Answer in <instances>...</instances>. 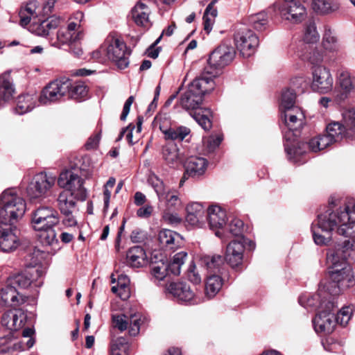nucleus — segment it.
I'll use <instances>...</instances> for the list:
<instances>
[{
    "label": "nucleus",
    "mask_w": 355,
    "mask_h": 355,
    "mask_svg": "<svg viewBox=\"0 0 355 355\" xmlns=\"http://www.w3.org/2000/svg\"><path fill=\"white\" fill-rule=\"evenodd\" d=\"M336 229L338 234L349 237L355 243V205L338 206L329 203L327 210L318 214L316 223H313L311 232L316 245H327L331 239V232Z\"/></svg>",
    "instance_id": "f257e3e1"
},
{
    "label": "nucleus",
    "mask_w": 355,
    "mask_h": 355,
    "mask_svg": "<svg viewBox=\"0 0 355 355\" xmlns=\"http://www.w3.org/2000/svg\"><path fill=\"white\" fill-rule=\"evenodd\" d=\"M353 245L349 240L336 244L334 248L329 249L327 253V262L329 268V276L332 282L329 283V287L333 288L332 292L323 291L325 296L331 300L334 297L337 301L336 295L345 288L353 286L355 284V279L352 270L347 263V259L353 252Z\"/></svg>",
    "instance_id": "f03ea898"
},
{
    "label": "nucleus",
    "mask_w": 355,
    "mask_h": 355,
    "mask_svg": "<svg viewBox=\"0 0 355 355\" xmlns=\"http://www.w3.org/2000/svg\"><path fill=\"white\" fill-rule=\"evenodd\" d=\"M214 87V79L202 73L188 85L187 89L180 99V105L184 110L193 111L191 115L205 130H209L211 128V113L209 109L201 110L200 105L205 94L213 91Z\"/></svg>",
    "instance_id": "7ed1b4c3"
},
{
    "label": "nucleus",
    "mask_w": 355,
    "mask_h": 355,
    "mask_svg": "<svg viewBox=\"0 0 355 355\" xmlns=\"http://www.w3.org/2000/svg\"><path fill=\"white\" fill-rule=\"evenodd\" d=\"M55 3V0H47L40 7L37 1H30L19 11L20 24L26 26L31 23L28 28L30 32L41 37L49 36L60 25L62 19L54 15L44 19L37 18L51 13Z\"/></svg>",
    "instance_id": "20e7f679"
},
{
    "label": "nucleus",
    "mask_w": 355,
    "mask_h": 355,
    "mask_svg": "<svg viewBox=\"0 0 355 355\" xmlns=\"http://www.w3.org/2000/svg\"><path fill=\"white\" fill-rule=\"evenodd\" d=\"M299 302L308 308H318V313L313 319V326L317 334H331L336 326L335 312L338 302L334 297L331 300L325 296L321 291L309 297H300Z\"/></svg>",
    "instance_id": "39448f33"
},
{
    "label": "nucleus",
    "mask_w": 355,
    "mask_h": 355,
    "mask_svg": "<svg viewBox=\"0 0 355 355\" xmlns=\"http://www.w3.org/2000/svg\"><path fill=\"white\" fill-rule=\"evenodd\" d=\"M87 88L83 82H73L67 78H62L49 83L42 90L39 102L50 105L61 101L63 98L81 101L86 97Z\"/></svg>",
    "instance_id": "423d86ee"
},
{
    "label": "nucleus",
    "mask_w": 355,
    "mask_h": 355,
    "mask_svg": "<svg viewBox=\"0 0 355 355\" xmlns=\"http://www.w3.org/2000/svg\"><path fill=\"white\" fill-rule=\"evenodd\" d=\"M280 113L282 120L288 129L284 134L286 140L284 144L285 150L289 159H295L297 155L302 154L300 146L297 148L294 143L304 124V114L300 107H293ZM297 145L300 146V144Z\"/></svg>",
    "instance_id": "0eeeda50"
},
{
    "label": "nucleus",
    "mask_w": 355,
    "mask_h": 355,
    "mask_svg": "<svg viewBox=\"0 0 355 355\" xmlns=\"http://www.w3.org/2000/svg\"><path fill=\"white\" fill-rule=\"evenodd\" d=\"M26 211L23 198L14 189L5 190L0 196V223L12 225L21 218Z\"/></svg>",
    "instance_id": "6e6552de"
},
{
    "label": "nucleus",
    "mask_w": 355,
    "mask_h": 355,
    "mask_svg": "<svg viewBox=\"0 0 355 355\" xmlns=\"http://www.w3.org/2000/svg\"><path fill=\"white\" fill-rule=\"evenodd\" d=\"M83 17V12H76L74 18L77 21H70L66 28H60L57 32L56 37L50 39L51 45L60 49L64 45L69 46L80 42L84 36L81 29V21Z\"/></svg>",
    "instance_id": "1a4fd4ad"
},
{
    "label": "nucleus",
    "mask_w": 355,
    "mask_h": 355,
    "mask_svg": "<svg viewBox=\"0 0 355 355\" xmlns=\"http://www.w3.org/2000/svg\"><path fill=\"white\" fill-rule=\"evenodd\" d=\"M236 51L230 45L222 44L215 49L208 59L209 67L205 69V73L207 77L213 78L218 75L217 69H222L228 65L234 58Z\"/></svg>",
    "instance_id": "9d476101"
},
{
    "label": "nucleus",
    "mask_w": 355,
    "mask_h": 355,
    "mask_svg": "<svg viewBox=\"0 0 355 355\" xmlns=\"http://www.w3.org/2000/svg\"><path fill=\"white\" fill-rule=\"evenodd\" d=\"M57 180L56 176L52 173L42 172L36 174L26 188L28 196L31 200L46 198Z\"/></svg>",
    "instance_id": "9b49d317"
},
{
    "label": "nucleus",
    "mask_w": 355,
    "mask_h": 355,
    "mask_svg": "<svg viewBox=\"0 0 355 355\" xmlns=\"http://www.w3.org/2000/svg\"><path fill=\"white\" fill-rule=\"evenodd\" d=\"M105 43L107 44L106 53L107 58L114 62L118 68L123 69L129 64L130 51L128 49L125 43L113 37H108Z\"/></svg>",
    "instance_id": "f8f14e48"
},
{
    "label": "nucleus",
    "mask_w": 355,
    "mask_h": 355,
    "mask_svg": "<svg viewBox=\"0 0 355 355\" xmlns=\"http://www.w3.org/2000/svg\"><path fill=\"white\" fill-rule=\"evenodd\" d=\"M60 188L69 191L77 200H85L87 198V190L84 187V180L78 175L72 171H66L61 173L57 180Z\"/></svg>",
    "instance_id": "ddd939ff"
},
{
    "label": "nucleus",
    "mask_w": 355,
    "mask_h": 355,
    "mask_svg": "<svg viewBox=\"0 0 355 355\" xmlns=\"http://www.w3.org/2000/svg\"><path fill=\"white\" fill-rule=\"evenodd\" d=\"M42 276L43 271L40 268L31 267L22 273L10 277L7 282L17 288H26L30 286L39 288L43 284Z\"/></svg>",
    "instance_id": "4468645a"
},
{
    "label": "nucleus",
    "mask_w": 355,
    "mask_h": 355,
    "mask_svg": "<svg viewBox=\"0 0 355 355\" xmlns=\"http://www.w3.org/2000/svg\"><path fill=\"white\" fill-rule=\"evenodd\" d=\"M281 17L293 23L301 22L306 15V10L302 0H283L275 5Z\"/></svg>",
    "instance_id": "2eb2a0df"
},
{
    "label": "nucleus",
    "mask_w": 355,
    "mask_h": 355,
    "mask_svg": "<svg viewBox=\"0 0 355 355\" xmlns=\"http://www.w3.org/2000/svg\"><path fill=\"white\" fill-rule=\"evenodd\" d=\"M234 41L237 50L243 58L253 55L259 43L257 35L249 29L238 31L234 35Z\"/></svg>",
    "instance_id": "dca6fc26"
},
{
    "label": "nucleus",
    "mask_w": 355,
    "mask_h": 355,
    "mask_svg": "<svg viewBox=\"0 0 355 355\" xmlns=\"http://www.w3.org/2000/svg\"><path fill=\"white\" fill-rule=\"evenodd\" d=\"M334 86V78L330 70L322 65L314 67L312 71L311 88L313 91L327 94Z\"/></svg>",
    "instance_id": "f3484780"
},
{
    "label": "nucleus",
    "mask_w": 355,
    "mask_h": 355,
    "mask_svg": "<svg viewBox=\"0 0 355 355\" xmlns=\"http://www.w3.org/2000/svg\"><path fill=\"white\" fill-rule=\"evenodd\" d=\"M57 211L49 207H41L32 213V225L35 230L53 227L59 223Z\"/></svg>",
    "instance_id": "a211bd4d"
},
{
    "label": "nucleus",
    "mask_w": 355,
    "mask_h": 355,
    "mask_svg": "<svg viewBox=\"0 0 355 355\" xmlns=\"http://www.w3.org/2000/svg\"><path fill=\"white\" fill-rule=\"evenodd\" d=\"M166 290L180 303L197 304L200 302V299L185 282H171L167 286Z\"/></svg>",
    "instance_id": "6ab92c4d"
},
{
    "label": "nucleus",
    "mask_w": 355,
    "mask_h": 355,
    "mask_svg": "<svg viewBox=\"0 0 355 355\" xmlns=\"http://www.w3.org/2000/svg\"><path fill=\"white\" fill-rule=\"evenodd\" d=\"M144 318L140 313L131 314L128 318L125 315H114L112 316V321L114 327L121 331H123L128 329L130 336H136L139 334L141 324Z\"/></svg>",
    "instance_id": "aec40b11"
},
{
    "label": "nucleus",
    "mask_w": 355,
    "mask_h": 355,
    "mask_svg": "<svg viewBox=\"0 0 355 355\" xmlns=\"http://www.w3.org/2000/svg\"><path fill=\"white\" fill-rule=\"evenodd\" d=\"M245 243L246 239L241 236L227 245L224 259L231 267L235 268L242 263Z\"/></svg>",
    "instance_id": "412c9836"
},
{
    "label": "nucleus",
    "mask_w": 355,
    "mask_h": 355,
    "mask_svg": "<svg viewBox=\"0 0 355 355\" xmlns=\"http://www.w3.org/2000/svg\"><path fill=\"white\" fill-rule=\"evenodd\" d=\"M26 320V315L21 309H12L2 316L1 324L11 332L21 329Z\"/></svg>",
    "instance_id": "4be33fe9"
},
{
    "label": "nucleus",
    "mask_w": 355,
    "mask_h": 355,
    "mask_svg": "<svg viewBox=\"0 0 355 355\" xmlns=\"http://www.w3.org/2000/svg\"><path fill=\"white\" fill-rule=\"evenodd\" d=\"M337 81L341 91L336 94L334 100L336 103H340L355 89V77L352 76L347 71H340L338 73Z\"/></svg>",
    "instance_id": "5701e85b"
},
{
    "label": "nucleus",
    "mask_w": 355,
    "mask_h": 355,
    "mask_svg": "<svg viewBox=\"0 0 355 355\" xmlns=\"http://www.w3.org/2000/svg\"><path fill=\"white\" fill-rule=\"evenodd\" d=\"M10 225L0 223V249L5 252L16 250L19 245V240Z\"/></svg>",
    "instance_id": "b1692460"
},
{
    "label": "nucleus",
    "mask_w": 355,
    "mask_h": 355,
    "mask_svg": "<svg viewBox=\"0 0 355 355\" xmlns=\"http://www.w3.org/2000/svg\"><path fill=\"white\" fill-rule=\"evenodd\" d=\"M207 161L206 159L200 157L191 156L189 157L184 164L185 173L183 178L180 180V185L184 183V178L187 175L190 177H199L204 174L207 166Z\"/></svg>",
    "instance_id": "393cba45"
},
{
    "label": "nucleus",
    "mask_w": 355,
    "mask_h": 355,
    "mask_svg": "<svg viewBox=\"0 0 355 355\" xmlns=\"http://www.w3.org/2000/svg\"><path fill=\"white\" fill-rule=\"evenodd\" d=\"M24 302L19 295L17 288L12 286L7 282V285L3 287L0 291V304L5 306H16Z\"/></svg>",
    "instance_id": "a878e982"
},
{
    "label": "nucleus",
    "mask_w": 355,
    "mask_h": 355,
    "mask_svg": "<svg viewBox=\"0 0 355 355\" xmlns=\"http://www.w3.org/2000/svg\"><path fill=\"white\" fill-rule=\"evenodd\" d=\"M158 240L162 247L173 250L184 243L183 239L179 234L167 229L162 230L159 232Z\"/></svg>",
    "instance_id": "bb28decb"
},
{
    "label": "nucleus",
    "mask_w": 355,
    "mask_h": 355,
    "mask_svg": "<svg viewBox=\"0 0 355 355\" xmlns=\"http://www.w3.org/2000/svg\"><path fill=\"white\" fill-rule=\"evenodd\" d=\"M15 89L9 72L0 76V108L12 99Z\"/></svg>",
    "instance_id": "cd10ccee"
},
{
    "label": "nucleus",
    "mask_w": 355,
    "mask_h": 355,
    "mask_svg": "<svg viewBox=\"0 0 355 355\" xmlns=\"http://www.w3.org/2000/svg\"><path fill=\"white\" fill-rule=\"evenodd\" d=\"M200 265L208 272L220 274L224 265V258L219 254H202L199 259Z\"/></svg>",
    "instance_id": "c85d7f7f"
},
{
    "label": "nucleus",
    "mask_w": 355,
    "mask_h": 355,
    "mask_svg": "<svg viewBox=\"0 0 355 355\" xmlns=\"http://www.w3.org/2000/svg\"><path fill=\"white\" fill-rule=\"evenodd\" d=\"M207 218L209 227L212 230L222 228L226 224V213L220 206H210L207 209Z\"/></svg>",
    "instance_id": "c756f323"
},
{
    "label": "nucleus",
    "mask_w": 355,
    "mask_h": 355,
    "mask_svg": "<svg viewBox=\"0 0 355 355\" xmlns=\"http://www.w3.org/2000/svg\"><path fill=\"white\" fill-rule=\"evenodd\" d=\"M162 156L166 164L170 166L175 167L182 162V155L180 153L178 145L169 141L162 148Z\"/></svg>",
    "instance_id": "7c9ffc66"
},
{
    "label": "nucleus",
    "mask_w": 355,
    "mask_h": 355,
    "mask_svg": "<svg viewBox=\"0 0 355 355\" xmlns=\"http://www.w3.org/2000/svg\"><path fill=\"white\" fill-rule=\"evenodd\" d=\"M77 198L69 191H62L57 198V206L61 214H73L76 209Z\"/></svg>",
    "instance_id": "2f4dec72"
},
{
    "label": "nucleus",
    "mask_w": 355,
    "mask_h": 355,
    "mask_svg": "<svg viewBox=\"0 0 355 355\" xmlns=\"http://www.w3.org/2000/svg\"><path fill=\"white\" fill-rule=\"evenodd\" d=\"M187 221L191 225H197L205 217V208L199 202L189 203L187 207Z\"/></svg>",
    "instance_id": "473e14b6"
},
{
    "label": "nucleus",
    "mask_w": 355,
    "mask_h": 355,
    "mask_svg": "<svg viewBox=\"0 0 355 355\" xmlns=\"http://www.w3.org/2000/svg\"><path fill=\"white\" fill-rule=\"evenodd\" d=\"M146 259V252L139 245L130 248L126 254L127 265L131 268H140L144 263Z\"/></svg>",
    "instance_id": "72a5a7b5"
},
{
    "label": "nucleus",
    "mask_w": 355,
    "mask_h": 355,
    "mask_svg": "<svg viewBox=\"0 0 355 355\" xmlns=\"http://www.w3.org/2000/svg\"><path fill=\"white\" fill-rule=\"evenodd\" d=\"M39 98L40 96L37 98L35 94H26L19 96L15 112L21 115L31 111L36 106L37 100L39 101Z\"/></svg>",
    "instance_id": "f704fd0d"
},
{
    "label": "nucleus",
    "mask_w": 355,
    "mask_h": 355,
    "mask_svg": "<svg viewBox=\"0 0 355 355\" xmlns=\"http://www.w3.org/2000/svg\"><path fill=\"white\" fill-rule=\"evenodd\" d=\"M159 129L164 134V138L166 140H171V141L173 142V141H183L191 132L189 128L182 125L178 127H170L168 128H164L163 126L160 125Z\"/></svg>",
    "instance_id": "c9c22d12"
},
{
    "label": "nucleus",
    "mask_w": 355,
    "mask_h": 355,
    "mask_svg": "<svg viewBox=\"0 0 355 355\" xmlns=\"http://www.w3.org/2000/svg\"><path fill=\"white\" fill-rule=\"evenodd\" d=\"M345 129L348 139H355V110L349 108L343 112V120L340 123Z\"/></svg>",
    "instance_id": "e433bc0d"
},
{
    "label": "nucleus",
    "mask_w": 355,
    "mask_h": 355,
    "mask_svg": "<svg viewBox=\"0 0 355 355\" xmlns=\"http://www.w3.org/2000/svg\"><path fill=\"white\" fill-rule=\"evenodd\" d=\"M223 279L219 274H211L207 276L205 283V295L208 299L214 297L220 290Z\"/></svg>",
    "instance_id": "4c0bfd02"
},
{
    "label": "nucleus",
    "mask_w": 355,
    "mask_h": 355,
    "mask_svg": "<svg viewBox=\"0 0 355 355\" xmlns=\"http://www.w3.org/2000/svg\"><path fill=\"white\" fill-rule=\"evenodd\" d=\"M131 14L133 20L138 26H145L148 24L149 9L146 4L138 3L132 9Z\"/></svg>",
    "instance_id": "58836bf2"
},
{
    "label": "nucleus",
    "mask_w": 355,
    "mask_h": 355,
    "mask_svg": "<svg viewBox=\"0 0 355 355\" xmlns=\"http://www.w3.org/2000/svg\"><path fill=\"white\" fill-rule=\"evenodd\" d=\"M40 233L37 235L40 242L46 246H51L54 249L58 248V239L53 227L37 230Z\"/></svg>",
    "instance_id": "ea45409f"
},
{
    "label": "nucleus",
    "mask_w": 355,
    "mask_h": 355,
    "mask_svg": "<svg viewBox=\"0 0 355 355\" xmlns=\"http://www.w3.org/2000/svg\"><path fill=\"white\" fill-rule=\"evenodd\" d=\"M334 143L331 139L325 133L319 135L309 140L308 146L312 152H318L325 149L329 146Z\"/></svg>",
    "instance_id": "a19ab883"
},
{
    "label": "nucleus",
    "mask_w": 355,
    "mask_h": 355,
    "mask_svg": "<svg viewBox=\"0 0 355 355\" xmlns=\"http://www.w3.org/2000/svg\"><path fill=\"white\" fill-rule=\"evenodd\" d=\"M326 134L335 143L340 141L343 138H347L345 129L339 122H333L329 123L326 128Z\"/></svg>",
    "instance_id": "79ce46f5"
},
{
    "label": "nucleus",
    "mask_w": 355,
    "mask_h": 355,
    "mask_svg": "<svg viewBox=\"0 0 355 355\" xmlns=\"http://www.w3.org/2000/svg\"><path fill=\"white\" fill-rule=\"evenodd\" d=\"M296 94L294 89H286L282 93L280 103H279V111L280 112L286 111L293 107H298L295 104Z\"/></svg>",
    "instance_id": "37998d69"
},
{
    "label": "nucleus",
    "mask_w": 355,
    "mask_h": 355,
    "mask_svg": "<svg viewBox=\"0 0 355 355\" xmlns=\"http://www.w3.org/2000/svg\"><path fill=\"white\" fill-rule=\"evenodd\" d=\"M130 345L126 339L119 337L110 343V355H129Z\"/></svg>",
    "instance_id": "c03bdc74"
},
{
    "label": "nucleus",
    "mask_w": 355,
    "mask_h": 355,
    "mask_svg": "<svg viewBox=\"0 0 355 355\" xmlns=\"http://www.w3.org/2000/svg\"><path fill=\"white\" fill-rule=\"evenodd\" d=\"M168 263L160 260L159 262L152 263L151 275L157 281L163 280L167 275L171 274Z\"/></svg>",
    "instance_id": "a18cd8bd"
},
{
    "label": "nucleus",
    "mask_w": 355,
    "mask_h": 355,
    "mask_svg": "<svg viewBox=\"0 0 355 355\" xmlns=\"http://www.w3.org/2000/svg\"><path fill=\"white\" fill-rule=\"evenodd\" d=\"M313 9L321 14H327L338 9L339 3L332 0H313Z\"/></svg>",
    "instance_id": "49530a36"
},
{
    "label": "nucleus",
    "mask_w": 355,
    "mask_h": 355,
    "mask_svg": "<svg viewBox=\"0 0 355 355\" xmlns=\"http://www.w3.org/2000/svg\"><path fill=\"white\" fill-rule=\"evenodd\" d=\"M187 258V252L180 251L177 252L173 257L171 263H168L170 272L173 275H179L180 274L181 267L184 263Z\"/></svg>",
    "instance_id": "de8ad7c7"
},
{
    "label": "nucleus",
    "mask_w": 355,
    "mask_h": 355,
    "mask_svg": "<svg viewBox=\"0 0 355 355\" xmlns=\"http://www.w3.org/2000/svg\"><path fill=\"white\" fill-rule=\"evenodd\" d=\"M11 332L6 336L0 337V353L8 352L10 349L14 350H24L26 348L21 342L14 343L11 345Z\"/></svg>",
    "instance_id": "09e8293b"
},
{
    "label": "nucleus",
    "mask_w": 355,
    "mask_h": 355,
    "mask_svg": "<svg viewBox=\"0 0 355 355\" xmlns=\"http://www.w3.org/2000/svg\"><path fill=\"white\" fill-rule=\"evenodd\" d=\"M320 35L314 22H309L304 30L303 40L306 43L313 44L319 40Z\"/></svg>",
    "instance_id": "8fccbe9b"
},
{
    "label": "nucleus",
    "mask_w": 355,
    "mask_h": 355,
    "mask_svg": "<svg viewBox=\"0 0 355 355\" xmlns=\"http://www.w3.org/2000/svg\"><path fill=\"white\" fill-rule=\"evenodd\" d=\"M354 311L353 306H347L343 307L338 313L336 316L335 315L336 324L338 323L341 326H346L351 317Z\"/></svg>",
    "instance_id": "3c124183"
},
{
    "label": "nucleus",
    "mask_w": 355,
    "mask_h": 355,
    "mask_svg": "<svg viewBox=\"0 0 355 355\" xmlns=\"http://www.w3.org/2000/svg\"><path fill=\"white\" fill-rule=\"evenodd\" d=\"M354 311L353 306H347L343 307L338 313L336 316L335 315L336 324L338 323L341 326H346L351 317Z\"/></svg>",
    "instance_id": "603ef678"
},
{
    "label": "nucleus",
    "mask_w": 355,
    "mask_h": 355,
    "mask_svg": "<svg viewBox=\"0 0 355 355\" xmlns=\"http://www.w3.org/2000/svg\"><path fill=\"white\" fill-rule=\"evenodd\" d=\"M223 140L222 134L211 135L203 138V144L208 152L214 151Z\"/></svg>",
    "instance_id": "864d4df0"
},
{
    "label": "nucleus",
    "mask_w": 355,
    "mask_h": 355,
    "mask_svg": "<svg viewBox=\"0 0 355 355\" xmlns=\"http://www.w3.org/2000/svg\"><path fill=\"white\" fill-rule=\"evenodd\" d=\"M322 44L327 50L334 51L337 46V38L329 28H325Z\"/></svg>",
    "instance_id": "5fc2aeb1"
},
{
    "label": "nucleus",
    "mask_w": 355,
    "mask_h": 355,
    "mask_svg": "<svg viewBox=\"0 0 355 355\" xmlns=\"http://www.w3.org/2000/svg\"><path fill=\"white\" fill-rule=\"evenodd\" d=\"M162 200H166V209L177 210L182 206V201L179 196L176 194L171 193L169 191H167Z\"/></svg>",
    "instance_id": "6e6d98bb"
},
{
    "label": "nucleus",
    "mask_w": 355,
    "mask_h": 355,
    "mask_svg": "<svg viewBox=\"0 0 355 355\" xmlns=\"http://www.w3.org/2000/svg\"><path fill=\"white\" fill-rule=\"evenodd\" d=\"M129 283V279L126 276H121L119 278L118 280V284L116 286H114L112 287V291L114 293H118L119 296L122 299H125L128 297V293L125 294V296H123V294L122 293V291L124 292H126V291H128V288L127 286V284Z\"/></svg>",
    "instance_id": "4d7b16f0"
},
{
    "label": "nucleus",
    "mask_w": 355,
    "mask_h": 355,
    "mask_svg": "<svg viewBox=\"0 0 355 355\" xmlns=\"http://www.w3.org/2000/svg\"><path fill=\"white\" fill-rule=\"evenodd\" d=\"M216 15V10H212V11L207 12V10L205 9L202 19L204 30L207 34H209L212 30V27Z\"/></svg>",
    "instance_id": "13d9d810"
},
{
    "label": "nucleus",
    "mask_w": 355,
    "mask_h": 355,
    "mask_svg": "<svg viewBox=\"0 0 355 355\" xmlns=\"http://www.w3.org/2000/svg\"><path fill=\"white\" fill-rule=\"evenodd\" d=\"M250 22L252 24L253 27L258 31L265 29L268 23L267 15L265 12H259L250 19Z\"/></svg>",
    "instance_id": "bf43d9fd"
},
{
    "label": "nucleus",
    "mask_w": 355,
    "mask_h": 355,
    "mask_svg": "<svg viewBox=\"0 0 355 355\" xmlns=\"http://www.w3.org/2000/svg\"><path fill=\"white\" fill-rule=\"evenodd\" d=\"M152 186L157 193L159 200L162 201V198L168 191L166 189L163 181L155 176V179H152Z\"/></svg>",
    "instance_id": "052dcab7"
},
{
    "label": "nucleus",
    "mask_w": 355,
    "mask_h": 355,
    "mask_svg": "<svg viewBox=\"0 0 355 355\" xmlns=\"http://www.w3.org/2000/svg\"><path fill=\"white\" fill-rule=\"evenodd\" d=\"M243 225V222L241 220L234 218L228 225L229 231L232 235L238 236L239 239L242 236Z\"/></svg>",
    "instance_id": "680f3d73"
},
{
    "label": "nucleus",
    "mask_w": 355,
    "mask_h": 355,
    "mask_svg": "<svg viewBox=\"0 0 355 355\" xmlns=\"http://www.w3.org/2000/svg\"><path fill=\"white\" fill-rule=\"evenodd\" d=\"M174 211L166 209L162 214L163 220L171 225L179 224L182 219L177 213L171 212Z\"/></svg>",
    "instance_id": "e2e57ef3"
},
{
    "label": "nucleus",
    "mask_w": 355,
    "mask_h": 355,
    "mask_svg": "<svg viewBox=\"0 0 355 355\" xmlns=\"http://www.w3.org/2000/svg\"><path fill=\"white\" fill-rule=\"evenodd\" d=\"M187 277L189 280L194 284H198L201 282V277L197 270L196 265L191 262L187 270Z\"/></svg>",
    "instance_id": "0e129e2a"
},
{
    "label": "nucleus",
    "mask_w": 355,
    "mask_h": 355,
    "mask_svg": "<svg viewBox=\"0 0 355 355\" xmlns=\"http://www.w3.org/2000/svg\"><path fill=\"white\" fill-rule=\"evenodd\" d=\"M153 211V207L152 205H147L137 209V216L139 218H147L152 215Z\"/></svg>",
    "instance_id": "69168bd1"
},
{
    "label": "nucleus",
    "mask_w": 355,
    "mask_h": 355,
    "mask_svg": "<svg viewBox=\"0 0 355 355\" xmlns=\"http://www.w3.org/2000/svg\"><path fill=\"white\" fill-rule=\"evenodd\" d=\"M101 139V134L98 132L92 136H91L87 141L85 144V148L87 150L94 149L96 148L99 143Z\"/></svg>",
    "instance_id": "338daca9"
},
{
    "label": "nucleus",
    "mask_w": 355,
    "mask_h": 355,
    "mask_svg": "<svg viewBox=\"0 0 355 355\" xmlns=\"http://www.w3.org/2000/svg\"><path fill=\"white\" fill-rule=\"evenodd\" d=\"M134 99H135L134 96H130L125 101L123 107L122 113L120 116V119L121 121H125L126 119L127 116L128 115V114L130 112V107H131L132 103L134 102Z\"/></svg>",
    "instance_id": "774afa93"
}]
</instances>
